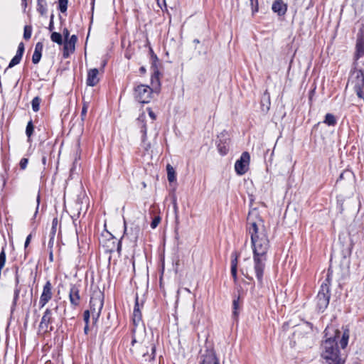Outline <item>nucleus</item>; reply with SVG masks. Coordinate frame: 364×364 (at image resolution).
Segmentation results:
<instances>
[{
	"label": "nucleus",
	"mask_w": 364,
	"mask_h": 364,
	"mask_svg": "<svg viewBox=\"0 0 364 364\" xmlns=\"http://www.w3.org/2000/svg\"><path fill=\"white\" fill-rule=\"evenodd\" d=\"M53 19H54V15L51 14L50 18L49 25H48V29L50 31H53L54 30V21H53Z\"/></svg>",
	"instance_id": "37998d69"
},
{
	"label": "nucleus",
	"mask_w": 364,
	"mask_h": 364,
	"mask_svg": "<svg viewBox=\"0 0 364 364\" xmlns=\"http://www.w3.org/2000/svg\"><path fill=\"white\" fill-rule=\"evenodd\" d=\"M32 26L31 25H26L23 28V38L29 40L32 34Z\"/></svg>",
	"instance_id": "7c9ffc66"
},
{
	"label": "nucleus",
	"mask_w": 364,
	"mask_h": 364,
	"mask_svg": "<svg viewBox=\"0 0 364 364\" xmlns=\"http://www.w3.org/2000/svg\"><path fill=\"white\" fill-rule=\"evenodd\" d=\"M52 284L49 280L46 282L43 288V291L41 293L39 305L41 308H43L46 306V304L52 299L53 297V291H52Z\"/></svg>",
	"instance_id": "9d476101"
},
{
	"label": "nucleus",
	"mask_w": 364,
	"mask_h": 364,
	"mask_svg": "<svg viewBox=\"0 0 364 364\" xmlns=\"http://www.w3.org/2000/svg\"><path fill=\"white\" fill-rule=\"evenodd\" d=\"M158 6L163 10L166 9V0H156Z\"/></svg>",
	"instance_id": "a18cd8bd"
},
{
	"label": "nucleus",
	"mask_w": 364,
	"mask_h": 364,
	"mask_svg": "<svg viewBox=\"0 0 364 364\" xmlns=\"http://www.w3.org/2000/svg\"><path fill=\"white\" fill-rule=\"evenodd\" d=\"M167 171V178L170 183H172L176 180V171L173 166L170 164H167L166 166Z\"/></svg>",
	"instance_id": "a878e982"
},
{
	"label": "nucleus",
	"mask_w": 364,
	"mask_h": 364,
	"mask_svg": "<svg viewBox=\"0 0 364 364\" xmlns=\"http://www.w3.org/2000/svg\"><path fill=\"white\" fill-rule=\"evenodd\" d=\"M363 88L364 87H359V85H354V90L359 98L363 99Z\"/></svg>",
	"instance_id": "c9c22d12"
},
{
	"label": "nucleus",
	"mask_w": 364,
	"mask_h": 364,
	"mask_svg": "<svg viewBox=\"0 0 364 364\" xmlns=\"http://www.w3.org/2000/svg\"><path fill=\"white\" fill-rule=\"evenodd\" d=\"M332 280V272L328 269L326 278L322 282L320 290L316 296V308L318 311L323 312L327 308L330 300V286Z\"/></svg>",
	"instance_id": "20e7f679"
},
{
	"label": "nucleus",
	"mask_w": 364,
	"mask_h": 364,
	"mask_svg": "<svg viewBox=\"0 0 364 364\" xmlns=\"http://www.w3.org/2000/svg\"><path fill=\"white\" fill-rule=\"evenodd\" d=\"M27 323V320L26 319V322L24 323V325L26 326Z\"/></svg>",
	"instance_id": "338daca9"
},
{
	"label": "nucleus",
	"mask_w": 364,
	"mask_h": 364,
	"mask_svg": "<svg viewBox=\"0 0 364 364\" xmlns=\"http://www.w3.org/2000/svg\"><path fill=\"white\" fill-rule=\"evenodd\" d=\"M145 119H146V115L144 113H142L141 114H140L139 116V117L137 118V122L139 123V125L140 127L141 132L143 134L142 135L143 141L146 139V133H147V127H146V124L145 123Z\"/></svg>",
	"instance_id": "412c9836"
},
{
	"label": "nucleus",
	"mask_w": 364,
	"mask_h": 364,
	"mask_svg": "<svg viewBox=\"0 0 364 364\" xmlns=\"http://www.w3.org/2000/svg\"><path fill=\"white\" fill-rule=\"evenodd\" d=\"M239 301H240V296H237V298L234 299V300L232 301V308H233L232 316L235 318H237L238 316V314H239V313L237 311V309L239 308Z\"/></svg>",
	"instance_id": "c85d7f7f"
},
{
	"label": "nucleus",
	"mask_w": 364,
	"mask_h": 364,
	"mask_svg": "<svg viewBox=\"0 0 364 364\" xmlns=\"http://www.w3.org/2000/svg\"><path fill=\"white\" fill-rule=\"evenodd\" d=\"M174 209H175V210L176 211V210H177V205H176V203H174Z\"/></svg>",
	"instance_id": "e2e57ef3"
},
{
	"label": "nucleus",
	"mask_w": 364,
	"mask_h": 364,
	"mask_svg": "<svg viewBox=\"0 0 364 364\" xmlns=\"http://www.w3.org/2000/svg\"><path fill=\"white\" fill-rule=\"evenodd\" d=\"M6 263V252L4 249H2L0 252V267L3 268Z\"/></svg>",
	"instance_id": "4c0bfd02"
},
{
	"label": "nucleus",
	"mask_w": 364,
	"mask_h": 364,
	"mask_svg": "<svg viewBox=\"0 0 364 364\" xmlns=\"http://www.w3.org/2000/svg\"><path fill=\"white\" fill-rule=\"evenodd\" d=\"M132 340L130 352L133 356L141 363L153 360L155 358V346L149 341H138L135 337V328H132Z\"/></svg>",
	"instance_id": "7ed1b4c3"
},
{
	"label": "nucleus",
	"mask_w": 364,
	"mask_h": 364,
	"mask_svg": "<svg viewBox=\"0 0 364 364\" xmlns=\"http://www.w3.org/2000/svg\"><path fill=\"white\" fill-rule=\"evenodd\" d=\"M53 321L54 318L53 316V310L50 309H46L39 323V331L43 333L52 331L53 330V327L51 326V324L53 323Z\"/></svg>",
	"instance_id": "0eeeda50"
},
{
	"label": "nucleus",
	"mask_w": 364,
	"mask_h": 364,
	"mask_svg": "<svg viewBox=\"0 0 364 364\" xmlns=\"http://www.w3.org/2000/svg\"><path fill=\"white\" fill-rule=\"evenodd\" d=\"M104 305V294L101 291H95L92 294L90 301V312L93 322L95 323L100 314Z\"/></svg>",
	"instance_id": "39448f33"
},
{
	"label": "nucleus",
	"mask_w": 364,
	"mask_h": 364,
	"mask_svg": "<svg viewBox=\"0 0 364 364\" xmlns=\"http://www.w3.org/2000/svg\"><path fill=\"white\" fill-rule=\"evenodd\" d=\"M247 230L251 237L256 277L258 282L262 284L267 253L269 248V241L264 226L262 225L259 228L256 222H251L249 218Z\"/></svg>",
	"instance_id": "f257e3e1"
},
{
	"label": "nucleus",
	"mask_w": 364,
	"mask_h": 364,
	"mask_svg": "<svg viewBox=\"0 0 364 364\" xmlns=\"http://www.w3.org/2000/svg\"><path fill=\"white\" fill-rule=\"evenodd\" d=\"M77 41L76 35H72L69 38L64 41L63 53L64 58H68L71 53H74Z\"/></svg>",
	"instance_id": "9b49d317"
},
{
	"label": "nucleus",
	"mask_w": 364,
	"mask_h": 364,
	"mask_svg": "<svg viewBox=\"0 0 364 364\" xmlns=\"http://www.w3.org/2000/svg\"><path fill=\"white\" fill-rule=\"evenodd\" d=\"M33 131H34V126H33V121L31 119L28 122L26 128V136L28 138H30L32 136V134H33Z\"/></svg>",
	"instance_id": "2f4dec72"
},
{
	"label": "nucleus",
	"mask_w": 364,
	"mask_h": 364,
	"mask_svg": "<svg viewBox=\"0 0 364 364\" xmlns=\"http://www.w3.org/2000/svg\"><path fill=\"white\" fill-rule=\"evenodd\" d=\"M31 237H32V236H31V234H29V235L27 236V237H26V241H25V244H24V247H25V248H26V247L28 246V245H29V243H30V242H31Z\"/></svg>",
	"instance_id": "3c124183"
},
{
	"label": "nucleus",
	"mask_w": 364,
	"mask_h": 364,
	"mask_svg": "<svg viewBox=\"0 0 364 364\" xmlns=\"http://www.w3.org/2000/svg\"><path fill=\"white\" fill-rule=\"evenodd\" d=\"M246 277L250 280H252V277H249L248 276H246Z\"/></svg>",
	"instance_id": "0e129e2a"
},
{
	"label": "nucleus",
	"mask_w": 364,
	"mask_h": 364,
	"mask_svg": "<svg viewBox=\"0 0 364 364\" xmlns=\"http://www.w3.org/2000/svg\"><path fill=\"white\" fill-rule=\"evenodd\" d=\"M99 70L97 68L90 69L87 73V85L93 87L99 82Z\"/></svg>",
	"instance_id": "aec40b11"
},
{
	"label": "nucleus",
	"mask_w": 364,
	"mask_h": 364,
	"mask_svg": "<svg viewBox=\"0 0 364 364\" xmlns=\"http://www.w3.org/2000/svg\"><path fill=\"white\" fill-rule=\"evenodd\" d=\"M91 313L89 310H86L83 313V320L85 324H89Z\"/></svg>",
	"instance_id": "58836bf2"
},
{
	"label": "nucleus",
	"mask_w": 364,
	"mask_h": 364,
	"mask_svg": "<svg viewBox=\"0 0 364 364\" xmlns=\"http://www.w3.org/2000/svg\"><path fill=\"white\" fill-rule=\"evenodd\" d=\"M272 9L279 16H284L287 11V5L282 0H275L272 6Z\"/></svg>",
	"instance_id": "6ab92c4d"
},
{
	"label": "nucleus",
	"mask_w": 364,
	"mask_h": 364,
	"mask_svg": "<svg viewBox=\"0 0 364 364\" xmlns=\"http://www.w3.org/2000/svg\"><path fill=\"white\" fill-rule=\"evenodd\" d=\"M161 221L160 217H155L151 223V228H156Z\"/></svg>",
	"instance_id": "ea45409f"
},
{
	"label": "nucleus",
	"mask_w": 364,
	"mask_h": 364,
	"mask_svg": "<svg viewBox=\"0 0 364 364\" xmlns=\"http://www.w3.org/2000/svg\"><path fill=\"white\" fill-rule=\"evenodd\" d=\"M217 148L222 156H225L229 151L230 138L227 132H223L218 136Z\"/></svg>",
	"instance_id": "1a4fd4ad"
},
{
	"label": "nucleus",
	"mask_w": 364,
	"mask_h": 364,
	"mask_svg": "<svg viewBox=\"0 0 364 364\" xmlns=\"http://www.w3.org/2000/svg\"><path fill=\"white\" fill-rule=\"evenodd\" d=\"M57 224V218L53 219V228H54V225Z\"/></svg>",
	"instance_id": "bf43d9fd"
},
{
	"label": "nucleus",
	"mask_w": 364,
	"mask_h": 364,
	"mask_svg": "<svg viewBox=\"0 0 364 364\" xmlns=\"http://www.w3.org/2000/svg\"><path fill=\"white\" fill-rule=\"evenodd\" d=\"M354 74L355 75V80L354 85H359V87H364V73L361 70H356Z\"/></svg>",
	"instance_id": "4be33fe9"
},
{
	"label": "nucleus",
	"mask_w": 364,
	"mask_h": 364,
	"mask_svg": "<svg viewBox=\"0 0 364 364\" xmlns=\"http://www.w3.org/2000/svg\"><path fill=\"white\" fill-rule=\"evenodd\" d=\"M37 11L41 16L47 13V2L46 0H37Z\"/></svg>",
	"instance_id": "393cba45"
},
{
	"label": "nucleus",
	"mask_w": 364,
	"mask_h": 364,
	"mask_svg": "<svg viewBox=\"0 0 364 364\" xmlns=\"http://www.w3.org/2000/svg\"><path fill=\"white\" fill-rule=\"evenodd\" d=\"M333 331V335L326 338L321 343V355L325 360L326 364H343L344 360L341 358L340 350L338 346V340L340 338L339 343L341 347L344 349L348 343L350 332L348 329L344 330L341 335L339 330L331 329L326 328L325 329V336L329 333L330 331Z\"/></svg>",
	"instance_id": "f03ea898"
},
{
	"label": "nucleus",
	"mask_w": 364,
	"mask_h": 364,
	"mask_svg": "<svg viewBox=\"0 0 364 364\" xmlns=\"http://www.w3.org/2000/svg\"><path fill=\"white\" fill-rule=\"evenodd\" d=\"M53 251L50 250V254H49V259L50 261H53Z\"/></svg>",
	"instance_id": "4d7b16f0"
},
{
	"label": "nucleus",
	"mask_w": 364,
	"mask_h": 364,
	"mask_svg": "<svg viewBox=\"0 0 364 364\" xmlns=\"http://www.w3.org/2000/svg\"><path fill=\"white\" fill-rule=\"evenodd\" d=\"M147 110H148V113H149V117L153 120H155L156 117L155 113L152 111V109L151 108H148Z\"/></svg>",
	"instance_id": "8fccbe9b"
},
{
	"label": "nucleus",
	"mask_w": 364,
	"mask_h": 364,
	"mask_svg": "<svg viewBox=\"0 0 364 364\" xmlns=\"http://www.w3.org/2000/svg\"><path fill=\"white\" fill-rule=\"evenodd\" d=\"M89 331H90V329H89V324H85V327H84V333H85V334L87 335L88 333H89Z\"/></svg>",
	"instance_id": "864d4df0"
},
{
	"label": "nucleus",
	"mask_w": 364,
	"mask_h": 364,
	"mask_svg": "<svg viewBox=\"0 0 364 364\" xmlns=\"http://www.w3.org/2000/svg\"><path fill=\"white\" fill-rule=\"evenodd\" d=\"M139 70H140V72H141V73H145V72H146V69H145V68H144V67H141V68H140V69H139Z\"/></svg>",
	"instance_id": "13d9d810"
},
{
	"label": "nucleus",
	"mask_w": 364,
	"mask_h": 364,
	"mask_svg": "<svg viewBox=\"0 0 364 364\" xmlns=\"http://www.w3.org/2000/svg\"><path fill=\"white\" fill-rule=\"evenodd\" d=\"M249 1H250V6L252 8V15H254L259 10L258 0H249Z\"/></svg>",
	"instance_id": "f704fd0d"
},
{
	"label": "nucleus",
	"mask_w": 364,
	"mask_h": 364,
	"mask_svg": "<svg viewBox=\"0 0 364 364\" xmlns=\"http://www.w3.org/2000/svg\"><path fill=\"white\" fill-rule=\"evenodd\" d=\"M42 162H43V164H46V158L45 156L43 157Z\"/></svg>",
	"instance_id": "052dcab7"
},
{
	"label": "nucleus",
	"mask_w": 364,
	"mask_h": 364,
	"mask_svg": "<svg viewBox=\"0 0 364 364\" xmlns=\"http://www.w3.org/2000/svg\"><path fill=\"white\" fill-rule=\"evenodd\" d=\"M132 321H133V325L134 326V327L133 328L136 329V328L139 326H143L142 315H141V310L139 309L138 297L136 298V302L134 304L133 314H132Z\"/></svg>",
	"instance_id": "dca6fc26"
},
{
	"label": "nucleus",
	"mask_w": 364,
	"mask_h": 364,
	"mask_svg": "<svg viewBox=\"0 0 364 364\" xmlns=\"http://www.w3.org/2000/svg\"><path fill=\"white\" fill-rule=\"evenodd\" d=\"M24 44L23 43L21 42L18 44V49L15 56L10 61L8 67L4 70V73H6L8 70V69L11 68L12 67L18 65L21 62L23 54L24 53Z\"/></svg>",
	"instance_id": "2eb2a0df"
},
{
	"label": "nucleus",
	"mask_w": 364,
	"mask_h": 364,
	"mask_svg": "<svg viewBox=\"0 0 364 364\" xmlns=\"http://www.w3.org/2000/svg\"><path fill=\"white\" fill-rule=\"evenodd\" d=\"M42 56V53H38V52H33V54L32 55V62L33 64H37L40 62L41 58Z\"/></svg>",
	"instance_id": "e433bc0d"
},
{
	"label": "nucleus",
	"mask_w": 364,
	"mask_h": 364,
	"mask_svg": "<svg viewBox=\"0 0 364 364\" xmlns=\"http://www.w3.org/2000/svg\"><path fill=\"white\" fill-rule=\"evenodd\" d=\"M88 106L86 104H84L82 111H81V117L82 119L84 120V117L86 116L87 112Z\"/></svg>",
	"instance_id": "c03bdc74"
},
{
	"label": "nucleus",
	"mask_w": 364,
	"mask_h": 364,
	"mask_svg": "<svg viewBox=\"0 0 364 364\" xmlns=\"http://www.w3.org/2000/svg\"><path fill=\"white\" fill-rule=\"evenodd\" d=\"M198 364H220L215 353L213 349H207L200 355V360Z\"/></svg>",
	"instance_id": "f8f14e48"
},
{
	"label": "nucleus",
	"mask_w": 364,
	"mask_h": 364,
	"mask_svg": "<svg viewBox=\"0 0 364 364\" xmlns=\"http://www.w3.org/2000/svg\"><path fill=\"white\" fill-rule=\"evenodd\" d=\"M43 49V44L41 42H38L35 46V52L41 53H42Z\"/></svg>",
	"instance_id": "79ce46f5"
},
{
	"label": "nucleus",
	"mask_w": 364,
	"mask_h": 364,
	"mask_svg": "<svg viewBox=\"0 0 364 364\" xmlns=\"http://www.w3.org/2000/svg\"><path fill=\"white\" fill-rule=\"evenodd\" d=\"M323 123L326 124L328 126L334 127L337 123V120L333 114L328 113L325 116Z\"/></svg>",
	"instance_id": "bb28decb"
},
{
	"label": "nucleus",
	"mask_w": 364,
	"mask_h": 364,
	"mask_svg": "<svg viewBox=\"0 0 364 364\" xmlns=\"http://www.w3.org/2000/svg\"><path fill=\"white\" fill-rule=\"evenodd\" d=\"M62 36H64L65 40L70 38V32L67 28L63 29Z\"/></svg>",
	"instance_id": "09e8293b"
},
{
	"label": "nucleus",
	"mask_w": 364,
	"mask_h": 364,
	"mask_svg": "<svg viewBox=\"0 0 364 364\" xmlns=\"http://www.w3.org/2000/svg\"><path fill=\"white\" fill-rule=\"evenodd\" d=\"M1 177H2V180H3V185L5 186L6 183V178L4 175H1Z\"/></svg>",
	"instance_id": "6e6d98bb"
},
{
	"label": "nucleus",
	"mask_w": 364,
	"mask_h": 364,
	"mask_svg": "<svg viewBox=\"0 0 364 364\" xmlns=\"http://www.w3.org/2000/svg\"><path fill=\"white\" fill-rule=\"evenodd\" d=\"M363 56H364V35L363 33H360L357 36L356 44H355V58L356 60H358Z\"/></svg>",
	"instance_id": "f3484780"
},
{
	"label": "nucleus",
	"mask_w": 364,
	"mask_h": 364,
	"mask_svg": "<svg viewBox=\"0 0 364 364\" xmlns=\"http://www.w3.org/2000/svg\"><path fill=\"white\" fill-rule=\"evenodd\" d=\"M121 248H122L121 241H118L117 242V250L118 252H119L121 251Z\"/></svg>",
	"instance_id": "5fc2aeb1"
},
{
	"label": "nucleus",
	"mask_w": 364,
	"mask_h": 364,
	"mask_svg": "<svg viewBox=\"0 0 364 364\" xmlns=\"http://www.w3.org/2000/svg\"><path fill=\"white\" fill-rule=\"evenodd\" d=\"M307 324H308L309 326H311H311H312L311 323H307Z\"/></svg>",
	"instance_id": "69168bd1"
},
{
	"label": "nucleus",
	"mask_w": 364,
	"mask_h": 364,
	"mask_svg": "<svg viewBox=\"0 0 364 364\" xmlns=\"http://www.w3.org/2000/svg\"><path fill=\"white\" fill-rule=\"evenodd\" d=\"M151 85L153 87L152 89L157 90L160 87V80H159V71L158 70H154L153 75L151 78Z\"/></svg>",
	"instance_id": "5701e85b"
},
{
	"label": "nucleus",
	"mask_w": 364,
	"mask_h": 364,
	"mask_svg": "<svg viewBox=\"0 0 364 364\" xmlns=\"http://www.w3.org/2000/svg\"><path fill=\"white\" fill-rule=\"evenodd\" d=\"M50 40L58 45L63 43V36L61 33L58 32H52L50 35Z\"/></svg>",
	"instance_id": "cd10ccee"
},
{
	"label": "nucleus",
	"mask_w": 364,
	"mask_h": 364,
	"mask_svg": "<svg viewBox=\"0 0 364 364\" xmlns=\"http://www.w3.org/2000/svg\"><path fill=\"white\" fill-rule=\"evenodd\" d=\"M153 89L146 85H139L134 88V97L141 104L149 103Z\"/></svg>",
	"instance_id": "423d86ee"
},
{
	"label": "nucleus",
	"mask_w": 364,
	"mask_h": 364,
	"mask_svg": "<svg viewBox=\"0 0 364 364\" xmlns=\"http://www.w3.org/2000/svg\"><path fill=\"white\" fill-rule=\"evenodd\" d=\"M250 156L247 151L243 152L235 164V170L237 175H244L248 170Z\"/></svg>",
	"instance_id": "6e6552de"
},
{
	"label": "nucleus",
	"mask_w": 364,
	"mask_h": 364,
	"mask_svg": "<svg viewBox=\"0 0 364 364\" xmlns=\"http://www.w3.org/2000/svg\"><path fill=\"white\" fill-rule=\"evenodd\" d=\"M59 10L62 13H65L68 9V0H58Z\"/></svg>",
	"instance_id": "72a5a7b5"
},
{
	"label": "nucleus",
	"mask_w": 364,
	"mask_h": 364,
	"mask_svg": "<svg viewBox=\"0 0 364 364\" xmlns=\"http://www.w3.org/2000/svg\"><path fill=\"white\" fill-rule=\"evenodd\" d=\"M140 228L137 225H132L129 228H127L124 223V233L123 237H127L131 241L136 243L139 235Z\"/></svg>",
	"instance_id": "ddd939ff"
},
{
	"label": "nucleus",
	"mask_w": 364,
	"mask_h": 364,
	"mask_svg": "<svg viewBox=\"0 0 364 364\" xmlns=\"http://www.w3.org/2000/svg\"><path fill=\"white\" fill-rule=\"evenodd\" d=\"M237 269H231V274L232 276L235 283H237Z\"/></svg>",
	"instance_id": "49530a36"
},
{
	"label": "nucleus",
	"mask_w": 364,
	"mask_h": 364,
	"mask_svg": "<svg viewBox=\"0 0 364 364\" xmlns=\"http://www.w3.org/2000/svg\"><path fill=\"white\" fill-rule=\"evenodd\" d=\"M28 163V159H26V158L21 159L20 161V163H19L20 168L22 170H24L27 167Z\"/></svg>",
	"instance_id": "a19ab883"
},
{
	"label": "nucleus",
	"mask_w": 364,
	"mask_h": 364,
	"mask_svg": "<svg viewBox=\"0 0 364 364\" xmlns=\"http://www.w3.org/2000/svg\"><path fill=\"white\" fill-rule=\"evenodd\" d=\"M343 174H344V173H342L340 175V177H339V178H340V179H342V178H343Z\"/></svg>",
	"instance_id": "680f3d73"
},
{
	"label": "nucleus",
	"mask_w": 364,
	"mask_h": 364,
	"mask_svg": "<svg viewBox=\"0 0 364 364\" xmlns=\"http://www.w3.org/2000/svg\"><path fill=\"white\" fill-rule=\"evenodd\" d=\"M41 99L38 97H34L31 101L32 109L34 112H38L40 109Z\"/></svg>",
	"instance_id": "473e14b6"
},
{
	"label": "nucleus",
	"mask_w": 364,
	"mask_h": 364,
	"mask_svg": "<svg viewBox=\"0 0 364 364\" xmlns=\"http://www.w3.org/2000/svg\"><path fill=\"white\" fill-rule=\"evenodd\" d=\"M37 206H36V212H35V215L37 214L38 213V206H39V203H40V195L38 194V196H37Z\"/></svg>",
	"instance_id": "603ef678"
},
{
	"label": "nucleus",
	"mask_w": 364,
	"mask_h": 364,
	"mask_svg": "<svg viewBox=\"0 0 364 364\" xmlns=\"http://www.w3.org/2000/svg\"><path fill=\"white\" fill-rule=\"evenodd\" d=\"M69 299L74 307L79 306L80 302V287L76 284H70L69 290Z\"/></svg>",
	"instance_id": "4468645a"
},
{
	"label": "nucleus",
	"mask_w": 364,
	"mask_h": 364,
	"mask_svg": "<svg viewBox=\"0 0 364 364\" xmlns=\"http://www.w3.org/2000/svg\"><path fill=\"white\" fill-rule=\"evenodd\" d=\"M15 284H16V285H15V288H14V299H13L12 306H11V312L14 311L15 306H16L17 301L19 298V294H20V291H21V287H22L21 285H19V276L18 274V269H16V274H15Z\"/></svg>",
	"instance_id": "a211bd4d"
},
{
	"label": "nucleus",
	"mask_w": 364,
	"mask_h": 364,
	"mask_svg": "<svg viewBox=\"0 0 364 364\" xmlns=\"http://www.w3.org/2000/svg\"><path fill=\"white\" fill-rule=\"evenodd\" d=\"M54 236H55V230L52 233V236L50 238L49 240V242H48V247L50 249H52L53 246V242H54Z\"/></svg>",
	"instance_id": "de8ad7c7"
},
{
	"label": "nucleus",
	"mask_w": 364,
	"mask_h": 364,
	"mask_svg": "<svg viewBox=\"0 0 364 364\" xmlns=\"http://www.w3.org/2000/svg\"><path fill=\"white\" fill-rule=\"evenodd\" d=\"M240 254L234 252L231 255V269H237V261Z\"/></svg>",
	"instance_id": "c756f323"
},
{
	"label": "nucleus",
	"mask_w": 364,
	"mask_h": 364,
	"mask_svg": "<svg viewBox=\"0 0 364 364\" xmlns=\"http://www.w3.org/2000/svg\"><path fill=\"white\" fill-rule=\"evenodd\" d=\"M261 105L263 110H264V106H266V111L269 110L270 106V95L267 90H266L263 94L261 100Z\"/></svg>",
	"instance_id": "b1692460"
}]
</instances>
